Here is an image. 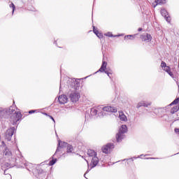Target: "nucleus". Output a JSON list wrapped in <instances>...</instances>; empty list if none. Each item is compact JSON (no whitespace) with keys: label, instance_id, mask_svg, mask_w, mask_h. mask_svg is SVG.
<instances>
[{"label":"nucleus","instance_id":"obj_11","mask_svg":"<svg viewBox=\"0 0 179 179\" xmlns=\"http://www.w3.org/2000/svg\"><path fill=\"white\" fill-rule=\"evenodd\" d=\"M141 38L142 41H146V43H149L152 41V35L146 33L141 36Z\"/></svg>","mask_w":179,"mask_h":179},{"label":"nucleus","instance_id":"obj_1","mask_svg":"<svg viewBox=\"0 0 179 179\" xmlns=\"http://www.w3.org/2000/svg\"><path fill=\"white\" fill-rule=\"evenodd\" d=\"M128 132V127L125 124H122L119 129L118 133L116 134L117 142L122 141V139L125 138V134Z\"/></svg>","mask_w":179,"mask_h":179},{"label":"nucleus","instance_id":"obj_37","mask_svg":"<svg viewBox=\"0 0 179 179\" xmlns=\"http://www.w3.org/2000/svg\"><path fill=\"white\" fill-rule=\"evenodd\" d=\"M175 132L176 134H179V129H175Z\"/></svg>","mask_w":179,"mask_h":179},{"label":"nucleus","instance_id":"obj_15","mask_svg":"<svg viewBox=\"0 0 179 179\" xmlns=\"http://www.w3.org/2000/svg\"><path fill=\"white\" fill-rule=\"evenodd\" d=\"M161 15L164 16V17H165L166 22H170V20H171V19H170L169 17H167L168 13L167 10H166V9L161 10Z\"/></svg>","mask_w":179,"mask_h":179},{"label":"nucleus","instance_id":"obj_44","mask_svg":"<svg viewBox=\"0 0 179 179\" xmlns=\"http://www.w3.org/2000/svg\"><path fill=\"white\" fill-rule=\"evenodd\" d=\"M0 141H1V136H0Z\"/></svg>","mask_w":179,"mask_h":179},{"label":"nucleus","instance_id":"obj_34","mask_svg":"<svg viewBox=\"0 0 179 179\" xmlns=\"http://www.w3.org/2000/svg\"><path fill=\"white\" fill-rule=\"evenodd\" d=\"M174 111H175V113H177V111H178V108L176 107V108L175 109V110H174V109H171V113L172 114H174Z\"/></svg>","mask_w":179,"mask_h":179},{"label":"nucleus","instance_id":"obj_4","mask_svg":"<svg viewBox=\"0 0 179 179\" xmlns=\"http://www.w3.org/2000/svg\"><path fill=\"white\" fill-rule=\"evenodd\" d=\"M69 97L72 103H76L77 101H79V99H80V93L78 91H72L69 94Z\"/></svg>","mask_w":179,"mask_h":179},{"label":"nucleus","instance_id":"obj_31","mask_svg":"<svg viewBox=\"0 0 179 179\" xmlns=\"http://www.w3.org/2000/svg\"><path fill=\"white\" fill-rule=\"evenodd\" d=\"M10 8H12V9H13L12 13L13 14L15 13V9L16 7L15 6V4L13 3H11L10 4Z\"/></svg>","mask_w":179,"mask_h":179},{"label":"nucleus","instance_id":"obj_19","mask_svg":"<svg viewBox=\"0 0 179 179\" xmlns=\"http://www.w3.org/2000/svg\"><path fill=\"white\" fill-rule=\"evenodd\" d=\"M36 173H38L39 178L40 176H42V177H45V176H47V173L41 169H37Z\"/></svg>","mask_w":179,"mask_h":179},{"label":"nucleus","instance_id":"obj_22","mask_svg":"<svg viewBox=\"0 0 179 179\" xmlns=\"http://www.w3.org/2000/svg\"><path fill=\"white\" fill-rule=\"evenodd\" d=\"M120 119L121 121H127V116L124 113H120L119 115Z\"/></svg>","mask_w":179,"mask_h":179},{"label":"nucleus","instance_id":"obj_25","mask_svg":"<svg viewBox=\"0 0 179 179\" xmlns=\"http://www.w3.org/2000/svg\"><path fill=\"white\" fill-rule=\"evenodd\" d=\"M24 166H25L27 170H28V171H31V167H33V164L26 163V164H24Z\"/></svg>","mask_w":179,"mask_h":179},{"label":"nucleus","instance_id":"obj_14","mask_svg":"<svg viewBox=\"0 0 179 179\" xmlns=\"http://www.w3.org/2000/svg\"><path fill=\"white\" fill-rule=\"evenodd\" d=\"M11 167H13V165H10V164H9V163H5L4 164H3L1 166V170H3V171H4V174H6V171L8 169H10Z\"/></svg>","mask_w":179,"mask_h":179},{"label":"nucleus","instance_id":"obj_45","mask_svg":"<svg viewBox=\"0 0 179 179\" xmlns=\"http://www.w3.org/2000/svg\"><path fill=\"white\" fill-rule=\"evenodd\" d=\"M127 160H131V159H127Z\"/></svg>","mask_w":179,"mask_h":179},{"label":"nucleus","instance_id":"obj_23","mask_svg":"<svg viewBox=\"0 0 179 179\" xmlns=\"http://www.w3.org/2000/svg\"><path fill=\"white\" fill-rule=\"evenodd\" d=\"M66 148H67V153H72L73 150V147L72 145L68 144V145L66 146Z\"/></svg>","mask_w":179,"mask_h":179},{"label":"nucleus","instance_id":"obj_39","mask_svg":"<svg viewBox=\"0 0 179 179\" xmlns=\"http://www.w3.org/2000/svg\"><path fill=\"white\" fill-rule=\"evenodd\" d=\"M102 115H104L106 113L104 112H101Z\"/></svg>","mask_w":179,"mask_h":179},{"label":"nucleus","instance_id":"obj_24","mask_svg":"<svg viewBox=\"0 0 179 179\" xmlns=\"http://www.w3.org/2000/svg\"><path fill=\"white\" fill-rule=\"evenodd\" d=\"M97 113H99V111L97 110V109L92 108H91V115H97Z\"/></svg>","mask_w":179,"mask_h":179},{"label":"nucleus","instance_id":"obj_20","mask_svg":"<svg viewBox=\"0 0 179 179\" xmlns=\"http://www.w3.org/2000/svg\"><path fill=\"white\" fill-rule=\"evenodd\" d=\"M136 36H138V34L125 36L124 40H134Z\"/></svg>","mask_w":179,"mask_h":179},{"label":"nucleus","instance_id":"obj_40","mask_svg":"<svg viewBox=\"0 0 179 179\" xmlns=\"http://www.w3.org/2000/svg\"><path fill=\"white\" fill-rule=\"evenodd\" d=\"M59 89H61V83H60V87H59Z\"/></svg>","mask_w":179,"mask_h":179},{"label":"nucleus","instance_id":"obj_43","mask_svg":"<svg viewBox=\"0 0 179 179\" xmlns=\"http://www.w3.org/2000/svg\"><path fill=\"white\" fill-rule=\"evenodd\" d=\"M55 44H57V43H56V42H55Z\"/></svg>","mask_w":179,"mask_h":179},{"label":"nucleus","instance_id":"obj_17","mask_svg":"<svg viewBox=\"0 0 179 179\" xmlns=\"http://www.w3.org/2000/svg\"><path fill=\"white\" fill-rule=\"evenodd\" d=\"M15 106H10L7 110H6V114H9V115H12V114L15 113Z\"/></svg>","mask_w":179,"mask_h":179},{"label":"nucleus","instance_id":"obj_32","mask_svg":"<svg viewBox=\"0 0 179 179\" xmlns=\"http://www.w3.org/2000/svg\"><path fill=\"white\" fill-rule=\"evenodd\" d=\"M93 31L94 34H96V36H99V34H100V32H99V30L96 29V27H93Z\"/></svg>","mask_w":179,"mask_h":179},{"label":"nucleus","instance_id":"obj_7","mask_svg":"<svg viewBox=\"0 0 179 179\" xmlns=\"http://www.w3.org/2000/svg\"><path fill=\"white\" fill-rule=\"evenodd\" d=\"M114 148H115V145H114V143H108V144L102 147V152L103 153H106V155H107L110 153V152H111V150H113Z\"/></svg>","mask_w":179,"mask_h":179},{"label":"nucleus","instance_id":"obj_33","mask_svg":"<svg viewBox=\"0 0 179 179\" xmlns=\"http://www.w3.org/2000/svg\"><path fill=\"white\" fill-rule=\"evenodd\" d=\"M45 115H48V117H50V120H53L54 122H55V120L54 119V117L50 115H48V113H44Z\"/></svg>","mask_w":179,"mask_h":179},{"label":"nucleus","instance_id":"obj_6","mask_svg":"<svg viewBox=\"0 0 179 179\" xmlns=\"http://www.w3.org/2000/svg\"><path fill=\"white\" fill-rule=\"evenodd\" d=\"M67 86L68 87L73 89V90H79L80 87V83H79L76 80L75 81H72V80H69V81L67 82Z\"/></svg>","mask_w":179,"mask_h":179},{"label":"nucleus","instance_id":"obj_8","mask_svg":"<svg viewBox=\"0 0 179 179\" xmlns=\"http://www.w3.org/2000/svg\"><path fill=\"white\" fill-rule=\"evenodd\" d=\"M98 110H103V111H106L107 113H117V109L114 106H99L97 107Z\"/></svg>","mask_w":179,"mask_h":179},{"label":"nucleus","instance_id":"obj_16","mask_svg":"<svg viewBox=\"0 0 179 179\" xmlns=\"http://www.w3.org/2000/svg\"><path fill=\"white\" fill-rule=\"evenodd\" d=\"M91 163L92 164V169L96 167V166L99 164V157H97V156L92 157Z\"/></svg>","mask_w":179,"mask_h":179},{"label":"nucleus","instance_id":"obj_9","mask_svg":"<svg viewBox=\"0 0 179 179\" xmlns=\"http://www.w3.org/2000/svg\"><path fill=\"white\" fill-rule=\"evenodd\" d=\"M161 67L162 68V69L164 71H165V72H167V73L171 76V78L174 77V74H173V72H171V69L170 68V66H167V64H166V62H162L161 63Z\"/></svg>","mask_w":179,"mask_h":179},{"label":"nucleus","instance_id":"obj_13","mask_svg":"<svg viewBox=\"0 0 179 179\" xmlns=\"http://www.w3.org/2000/svg\"><path fill=\"white\" fill-rule=\"evenodd\" d=\"M149 106H152V102L142 101L138 103L136 108H141V107H149Z\"/></svg>","mask_w":179,"mask_h":179},{"label":"nucleus","instance_id":"obj_29","mask_svg":"<svg viewBox=\"0 0 179 179\" xmlns=\"http://www.w3.org/2000/svg\"><path fill=\"white\" fill-rule=\"evenodd\" d=\"M55 163H57V158L52 159V160H50L49 162V164L50 166H54V164H55Z\"/></svg>","mask_w":179,"mask_h":179},{"label":"nucleus","instance_id":"obj_21","mask_svg":"<svg viewBox=\"0 0 179 179\" xmlns=\"http://www.w3.org/2000/svg\"><path fill=\"white\" fill-rule=\"evenodd\" d=\"M155 6H157V5H164V3H166V0H155Z\"/></svg>","mask_w":179,"mask_h":179},{"label":"nucleus","instance_id":"obj_12","mask_svg":"<svg viewBox=\"0 0 179 179\" xmlns=\"http://www.w3.org/2000/svg\"><path fill=\"white\" fill-rule=\"evenodd\" d=\"M58 101L59 104H66V103H68V96L65 94L60 95L58 97Z\"/></svg>","mask_w":179,"mask_h":179},{"label":"nucleus","instance_id":"obj_5","mask_svg":"<svg viewBox=\"0 0 179 179\" xmlns=\"http://www.w3.org/2000/svg\"><path fill=\"white\" fill-rule=\"evenodd\" d=\"M15 131H16V129H15L14 127H10L6 130L5 133V139L8 142H10V141H12V136H13V134H15Z\"/></svg>","mask_w":179,"mask_h":179},{"label":"nucleus","instance_id":"obj_41","mask_svg":"<svg viewBox=\"0 0 179 179\" xmlns=\"http://www.w3.org/2000/svg\"><path fill=\"white\" fill-rule=\"evenodd\" d=\"M131 161H132V162H134V159H133V158H131Z\"/></svg>","mask_w":179,"mask_h":179},{"label":"nucleus","instance_id":"obj_36","mask_svg":"<svg viewBox=\"0 0 179 179\" xmlns=\"http://www.w3.org/2000/svg\"><path fill=\"white\" fill-rule=\"evenodd\" d=\"M36 110H31L29 111V114H34V113H36Z\"/></svg>","mask_w":179,"mask_h":179},{"label":"nucleus","instance_id":"obj_42","mask_svg":"<svg viewBox=\"0 0 179 179\" xmlns=\"http://www.w3.org/2000/svg\"><path fill=\"white\" fill-rule=\"evenodd\" d=\"M150 159H156V158H150Z\"/></svg>","mask_w":179,"mask_h":179},{"label":"nucleus","instance_id":"obj_18","mask_svg":"<svg viewBox=\"0 0 179 179\" xmlns=\"http://www.w3.org/2000/svg\"><path fill=\"white\" fill-rule=\"evenodd\" d=\"M87 155H88V156H90V157H95L96 156H97V152H96L93 150L90 149L87 151Z\"/></svg>","mask_w":179,"mask_h":179},{"label":"nucleus","instance_id":"obj_28","mask_svg":"<svg viewBox=\"0 0 179 179\" xmlns=\"http://www.w3.org/2000/svg\"><path fill=\"white\" fill-rule=\"evenodd\" d=\"M179 98H176L172 103H170V106H174V104H178Z\"/></svg>","mask_w":179,"mask_h":179},{"label":"nucleus","instance_id":"obj_3","mask_svg":"<svg viewBox=\"0 0 179 179\" xmlns=\"http://www.w3.org/2000/svg\"><path fill=\"white\" fill-rule=\"evenodd\" d=\"M106 69H107V62L105 61H103L100 69H99V71L95 72V73H97V72H104L105 73H106V75H108V76L110 78H111V76L110 75H113V71H111L110 69L109 70H106Z\"/></svg>","mask_w":179,"mask_h":179},{"label":"nucleus","instance_id":"obj_30","mask_svg":"<svg viewBox=\"0 0 179 179\" xmlns=\"http://www.w3.org/2000/svg\"><path fill=\"white\" fill-rule=\"evenodd\" d=\"M5 114H6V111L0 109V117L2 118L5 117Z\"/></svg>","mask_w":179,"mask_h":179},{"label":"nucleus","instance_id":"obj_10","mask_svg":"<svg viewBox=\"0 0 179 179\" xmlns=\"http://www.w3.org/2000/svg\"><path fill=\"white\" fill-rule=\"evenodd\" d=\"M68 146V143L65 142V141H62L61 140L59 141L58 143V146L57 148L56 152L55 153V155H56V153H58V152H59V149L62 148H66Z\"/></svg>","mask_w":179,"mask_h":179},{"label":"nucleus","instance_id":"obj_38","mask_svg":"<svg viewBox=\"0 0 179 179\" xmlns=\"http://www.w3.org/2000/svg\"><path fill=\"white\" fill-rule=\"evenodd\" d=\"M138 31H142V28H138Z\"/></svg>","mask_w":179,"mask_h":179},{"label":"nucleus","instance_id":"obj_27","mask_svg":"<svg viewBox=\"0 0 179 179\" xmlns=\"http://www.w3.org/2000/svg\"><path fill=\"white\" fill-rule=\"evenodd\" d=\"M4 155L6 156H12V151L9 149H6L4 151Z\"/></svg>","mask_w":179,"mask_h":179},{"label":"nucleus","instance_id":"obj_26","mask_svg":"<svg viewBox=\"0 0 179 179\" xmlns=\"http://www.w3.org/2000/svg\"><path fill=\"white\" fill-rule=\"evenodd\" d=\"M105 36H106V37H120V35H113V33L111 32L105 34Z\"/></svg>","mask_w":179,"mask_h":179},{"label":"nucleus","instance_id":"obj_2","mask_svg":"<svg viewBox=\"0 0 179 179\" xmlns=\"http://www.w3.org/2000/svg\"><path fill=\"white\" fill-rule=\"evenodd\" d=\"M20 120H22V113L20 112L15 111L14 113L10 115V121L13 125H17Z\"/></svg>","mask_w":179,"mask_h":179},{"label":"nucleus","instance_id":"obj_35","mask_svg":"<svg viewBox=\"0 0 179 179\" xmlns=\"http://www.w3.org/2000/svg\"><path fill=\"white\" fill-rule=\"evenodd\" d=\"M98 38H103V34L99 33L98 35H96Z\"/></svg>","mask_w":179,"mask_h":179}]
</instances>
